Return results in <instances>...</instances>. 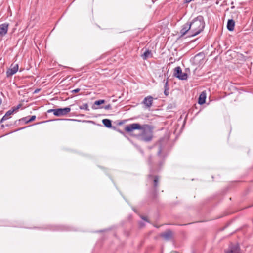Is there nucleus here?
I'll return each mask as SVG.
<instances>
[{
	"label": "nucleus",
	"instance_id": "nucleus-1",
	"mask_svg": "<svg viewBox=\"0 0 253 253\" xmlns=\"http://www.w3.org/2000/svg\"><path fill=\"white\" fill-rule=\"evenodd\" d=\"M135 129H138L141 131L140 135V139L145 142H149L151 141L153 138L152 126L144 124L140 125L138 123H133L126 125L125 127V130L127 132H131Z\"/></svg>",
	"mask_w": 253,
	"mask_h": 253
},
{
	"label": "nucleus",
	"instance_id": "nucleus-2",
	"mask_svg": "<svg viewBox=\"0 0 253 253\" xmlns=\"http://www.w3.org/2000/svg\"><path fill=\"white\" fill-rule=\"evenodd\" d=\"M191 27V36H195L202 31L205 27L204 18L202 16H198L194 18L190 23Z\"/></svg>",
	"mask_w": 253,
	"mask_h": 253
},
{
	"label": "nucleus",
	"instance_id": "nucleus-3",
	"mask_svg": "<svg viewBox=\"0 0 253 253\" xmlns=\"http://www.w3.org/2000/svg\"><path fill=\"white\" fill-rule=\"evenodd\" d=\"M70 111L71 108L70 107H66L64 108L50 109L47 111V112H52L54 115L57 116H62L66 115Z\"/></svg>",
	"mask_w": 253,
	"mask_h": 253
},
{
	"label": "nucleus",
	"instance_id": "nucleus-4",
	"mask_svg": "<svg viewBox=\"0 0 253 253\" xmlns=\"http://www.w3.org/2000/svg\"><path fill=\"white\" fill-rule=\"evenodd\" d=\"M173 75L181 80H186L188 77L187 73H183L181 68L179 66L174 69Z\"/></svg>",
	"mask_w": 253,
	"mask_h": 253
},
{
	"label": "nucleus",
	"instance_id": "nucleus-5",
	"mask_svg": "<svg viewBox=\"0 0 253 253\" xmlns=\"http://www.w3.org/2000/svg\"><path fill=\"white\" fill-rule=\"evenodd\" d=\"M225 253H241L239 245L231 243L228 248L225 251Z\"/></svg>",
	"mask_w": 253,
	"mask_h": 253
},
{
	"label": "nucleus",
	"instance_id": "nucleus-6",
	"mask_svg": "<svg viewBox=\"0 0 253 253\" xmlns=\"http://www.w3.org/2000/svg\"><path fill=\"white\" fill-rule=\"evenodd\" d=\"M19 66L17 64H12L10 68L6 71V75L7 77H9L15 74L18 70Z\"/></svg>",
	"mask_w": 253,
	"mask_h": 253
},
{
	"label": "nucleus",
	"instance_id": "nucleus-7",
	"mask_svg": "<svg viewBox=\"0 0 253 253\" xmlns=\"http://www.w3.org/2000/svg\"><path fill=\"white\" fill-rule=\"evenodd\" d=\"M153 99V97L151 96H148L144 99L142 104L145 105V108H149L152 105Z\"/></svg>",
	"mask_w": 253,
	"mask_h": 253
},
{
	"label": "nucleus",
	"instance_id": "nucleus-8",
	"mask_svg": "<svg viewBox=\"0 0 253 253\" xmlns=\"http://www.w3.org/2000/svg\"><path fill=\"white\" fill-rule=\"evenodd\" d=\"M189 32V36H191V27L190 23H186L182 26V28L180 30V34L181 36L185 35Z\"/></svg>",
	"mask_w": 253,
	"mask_h": 253
},
{
	"label": "nucleus",
	"instance_id": "nucleus-9",
	"mask_svg": "<svg viewBox=\"0 0 253 253\" xmlns=\"http://www.w3.org/2000/svg\"><path fill=\"white\" fill-rule=\"evenodd\" d=\"M8 24L7 23H3L0 25V37H2L7 32Z\"/></svg>",
	"mask_w": 253,
	"mask_h": 253
},
{
	"label": "nucleus",
	"instance_id": "nucleus-10",
	"mask_svg": "<svg viewBox=\"0 0 253 253\" xmlns=\"http://www.w3.org/2000/svg\"><path fill=\"white\" fill-rule=\"evenodd\" d=\"M20 105H19L16 108L14 109L13 110H8L1 119V122H3L4 120L8 119L10 117V115H12L14 111H17L18 109L20 108Z\"/></svg>",
	"mask_w": 253,
	"mask_h": 253
},
{
	"label": "nucleus",
	"instance_id": "nucleus-11",
	"mask_svg": "<svg viewBox=\"0 0 253 253\" xmlns=\"http://www.w3.org/2000/svg\"><path fill=\"white\" fill-rule=\"evenodd\" d=\"M172 236V233L170 230H167L161 234V236L166 240L170 239Z\"/></svg>",
	"mask_w": 253,
	"mask_h": 253
},
{
	"label": "nucleus",
	"instance_id": "nucleus-12",
	"mask_svg": "<svg viewBox=\"0 0 253 253\" xmlns=\"http://www.w3.org/2000/svg\"><path fill=\"white\" fill-rule=\"evenodd\" d=\"M235 26V22L232 19H229L228 21L227 28L229 31H232L234 30Z\"/></svg>",
	"mask_w": 253,
	"mask_h": 253
},
{
	"label": "nucleus",
	"instance_id": "nucleus-13",
	"mask_svg": "<svg viewBox=\"0 0 253 253\" xmlns=\"http://www.w3.org/2000/svg\"><path fill=\"white\" fill-rule=\"evenodd\" d=\"M206 98V93L204 92H202L199 97L198 103L200 104H203L205 102Z\"/></svg>",
	"mask_w": 253,
	"mask_h": 253
},
{
	"label": "nucleus",
	"instance_id": "nucleus-14",
	"mask_svg": "<svg viewBox=\"0 0 253 253\" xmlns=\"http://www.w3.org/2000/svg\"><path fill=\"white\" fill-rule=\"evenodd\" d=\"M152 56V53L151 51L149 50H146L144 53L142 55V57L144 60H146L149 58H150Z\"/></svg>",
	"mask_w": 253,
	"mask_h": 253
},
{
	"label": "nucleus",
	"instance_id": "nucleus-15",
	"mask_svg": "<svg viewBox=\"0 0 253 253\" xmlns=\"http://www.w3.org/2000/svg\"><path fill=\"white\" fill-rule=\"evenodd\" d=\"M102 123L105 126L107 127H111L112 126L111 121L108 119H105L102 120Z\"/></svg>",
	"mask_w": 253,
	"mask_h": 253
},
{
	"label": "nucleus",
	"instance_id": "nucleus-16",
	"mask_svg": "<svg viewBox=\"0 0 253 253\" xmlns=\"http://www.w3.org/2000/svg\"><path fill=\"white\" fill-rule=\"evenodd\" d=\"M168 80H167L166 82L165 83V90H164V94L166 96H168L169 94V92L168 91L169 87H168Z\"/></svg>",
	"mask_w": 253,
	"mask_h": 253
},
{
	"label": "nucleus",
	"instance_id": "nucleus-17",
	"mask_svg": "<svg viewBox=\"0 0 253 253\" xmlns=\"http://www.w3.org/2000/svg\"><path fill=\"white\" fill-rule=\"evenodd\" d=\"M159 178L158 176H155L154 179V187L155 188H157L158 186Z\"/></svg>",
	"mask_w": 253,
	"mask_h": 253
},
{
	"label": "nucleus",
	"instance_id": "nucleus-18",
	"mask_svg": "<svg viewBox=\"0 0 253 253\" xmlns=\"http://www.w3.org/2000/svg\"><path fill=\"white\" fill-rule=\"evenodd\" d=\"M80 108L81 109H84V110H86L87 111H88L89 110L88 108V105L86 103L83 104L82 105H81L80 106Z\"/></svg>",
	"mask_w": 253,
	"mask_h": 253
},
{
	"label": "nucleus",
	"instance_id": "nucleus-19",
	"mask_svg": "<svg viewBox=\"0 0 253 253\" xmlns=\"http://www.w3.org/2000/svg\"><path fill=\"white\" fill-rule=\"evenodd\" d=\"M105 102L104 100H99L95 101L94 105H100Z\"/></svg>",
	"mask_w": 253,
	"mask_h": 253
},
{
	"label": "nucleus",
	"instance_id": "nucleus-20",
	"mask_svg": "<svg viewBox=\"0 0 253 253\" xmlns=\"http://www.w3.org/2000/svg\"><path fill=\"white\" fill-rule=\"evenodd\" d=\"M36 119V116H32L30 117V118L29 119L28 121H27V123H29L30 122H32Z\"/></svg>",
	"mask_w": 253,
	"mask_h": 253
},
{
	"label": "nucleus",
	"instance_id": "nucleus-21",
	"mask_svg": "<svg viewBox=\"0 0 253 253\" xmlns=\"http://www.w3.org/2000/svg\"><path fill=\"white\" fill-rule=\"evenodd\" d=\"M80 88H77L72 91V92L74 93H78L80 91Z\"/></svg>",
	"mask_w": 253,
	"mask_h": 253
},
{
	"label": "nucleus",
	"instance_id": "nucleus-22",
	"mask_svg": "<svg viewBox=\"0 0 253 253\" xmlns=\"http://www.w3.org/2000/svg\"><path fill=\"white\" fill-rule=\"evenodd\" d=\"M28 117L23 118L22 119H20V120H23L27 123V121H28Z\"/></svg>",
	"mask_w": 253,
	"mask_h": 253
},
{
	"label": "nucleus",
	"instance_id": "nucleus-23",
	"mask_svg": "<svg viewBox=\"0 0 253 253\" xmlns=\"http://www.w3.org/2000/svg\"><path fill=\"white\" fill-rule=\"evenodd\" d=\"M104 108L106 110L110 109L111 108V106L110 104L106 105Z\"/></svg>",
	"mask_w": 253,
	"mask_h": 253
},
{
	"label": "nucleus",
	"instance_id": "nucleus-24",
	"mask_svg": "<svg viewBox=\"0 0 253 253\" xmlns=\"http://www.w3.org/2000/svg\"><path fill=\"white\" fill-rule=\"evenodd\" d=\"M141 218H142L143 220H145V221H147V222H149V221H148V219H147V217H145V216H142V217H141Z\"/></svg>",
	"mask_w": 253,
	"mask_h": 253
},
{
	"label": "nucleus",
	"instance_id": "nucleus-25",
	"mask_svg": "<svg viewBox=\"0 0 253 253\" xmlns=\"http://www.w3.org/2000/svg\"><path fill=\"white\" fill-rule=\"evenodd\" d=\"M1 100H0V104H1Z\"/></svg>",
	"mask_w": 253,
	"mask_h": 253
},
{
	"label": "nucleus",
	"instance_id": "nucleus-26",
	"mask_svg": "<svg viewBox=\"0 0 253 253\" xmlns=\"http://www.w3.org/2000/svg\"><path fill=\"white\" fill-rule=\"evenodd\" d=\"M155 227H156L157 228L159 227V226H158V225L155 226Z\"/></svg>",
	"mask_w": 253,
	"mask_h": 253
}]
</instances>
